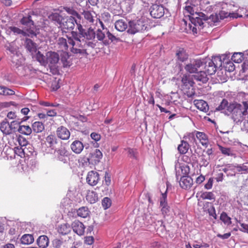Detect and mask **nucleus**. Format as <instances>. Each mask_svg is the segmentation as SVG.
<instances>
[{"mask_svg": "<svg viewBox=\"0 0 248 248\" xmlns=\"http://www.w3.org/2000/svg\"><path fill=\"white\" fill-rule=\"evenodd\" d=\"M99 180V175L96 171L92 170L88 173L86 181L87 183L92 186H95Z\"/></svg>", "mask_w": 248, "mask_h": 248, "instance_id": "dca6fc26", "label": "nucleus"}, {"mask_svg": "<svg viewBox=\"0 0 248 248\" xmlns=\"http://www.w3.org/2000/svg\"><path fill=\"white\" fill-rule=\"evenodd\" d=\"M70 55L68 52H64L61 54V62L62 63L64 67H69L71 64V62L70 60Z\"/></svg>", "mask_w": 248, "mask_h": 248, "instance_id": "7c9ffc66", "label": "nucleus"}, {"mask_svg": "<svg viewBox=\"0 0 248 248\" xmlns=\"http://www.w3.org/2000/svg\"><path fill=\"white\" fill-rule=\"evenodd\" d=\"M77 31H71L72 37L77 42V45H79L81 42V39L82 38V41L84 40L90 41L93 40L95 37V32L93 29L91 28H88L86 29L83 28L82 25L80 24H77Z\"/></svg>", "mask_w": 248, "mask_h": 248, "instance_id": "7ed1b4c3", "label": "nucleus"}, {"mask_svg": "<svg viewBox=\"0 0 248 248\" xmlns=\"http://www.w3.org/2000/svg\"><path fill=\"white\" fill-rule=\"evenodd\" d=\"M149 29L147 21L144 18L130 20L128 22V28L127 32L130 34H135L138 32H143Z\"/></svg>", "mask_w": 248, "mask_h": 248, "instance_id": "39448f33", "label": "nucleus"}, {"mask_svg": "<svg viewBox=\"0 0 248 248\" xmlns=\"http://www.w3.org/2000/svg\"><path fill=\"white\" fill-rule=\"evenodd\" d=\"M196 131L187 133L184 136V139L186 140L185 141H187L191 144H194L196 142Z\"/></svg>", "mask_w": 248, "mask_h": 248, "instance_id": "a18cd8bd", "label": "nucleus"}, {"mask_svg": "<svg viewBox=\"0 0 248 248\" xmlns=\"http://www.w3.org/2000/svg\"><path fill=\"white\" fill-rule=\"evenodd\" d=\"M102 156V152L99 149H95L94 152L90 154L88 160L90 163L96 164L100 162Z\"/></svg>", "mask_w": 248, "mask_h": 248, "instance_id": "f3484780", "label": "nucleus"}, {"mask_svg": "<svg viewBox=\"0 0 248 248\" xmlns=\"http://www.w3.org/2000/svg\"><path fill=\"white\" fill-rule=\"evenodd\" d=\"M2 92H1V93L0 95H12L15 94V92L14 91L4 86L3 88Z\"/></svg>", "mask_w": 248, "mask_h": 248, "instance_id": "680f3d73", "label": "nucleus"}, {"mask_svg": "<svg viewBox=\"0 0 248 248\" xmlns=\"http://www.w3.org/2000/svg\"><path fill=\"white\" fill-rule=\"evenodd\" d=\"M32 57L33 59H35L38 61L42 65H46V55L44 56L39 51H37L35 53L33 54Z\"/></svg>", "mask_w": 248, "mask_h": 248, "instance_id": "cd10ccee", "label": "nucleus"}, {"mask_svg": "<svg viewBox=\"0 0 248 248\" xmlns=\"http://www.w3.org/2000/svg\"><path fill=\"white\" fill-rule=\"evenodd\" d=\"M64 10L68 14L72 15V16H75L78 18L80 19L81 16L73 8L65 7Z\"/></svg>", "mask_w": 248, "mask_h": 248, "instance_id": "5fc2aeb1", "label": "nucleus"}, {"mask_svg": "<svg viewBox=\"0 0 248 248\" xmlns=\"http://www.w3.org/2000/svg\"><path fill=\"white\" fill-rule=\"evenodd\" d=\"M194 102L196 107L200 110L206 112L208 110L207 103L203 100H195Z\"/></svg>", "mask_w": 248, "mask_h": 248, "instance_id": "4c0bfd02", "label": "nucleus"}, {"mask_svg": "<svg viewBox=\"0 0 248 248\" xmlns=\"http://www.w3.org/2000/svg\"><path fill=\"white\" fill-rule=\"evenodd\" d=\"M220 219L226 225H229L232 223L231 218L225 212H223L221 214Z\"/></svg>", "mask_w": 248, "mask_h": 248, "instance_id": "3c124183", "label": "nucleus"}, {"mask_svg": "<svg viewBox=\"0 0 248 248\" xmlns=\"http://www.w3.org/2000/svg\"><path fill=\"white\" fill-rule=\"evenodd\" d=\"M157 216V214H149V215H147L146 219L148 220L149 224H153L155 223L156 218H155V216Z\"/></svg>", "mask_w": 248, "mask_h": 248, "instance_id": "338daca9", "label": "nucleus"}, {"mask_svg": "<svg viewBox=\"0 0 248 248\" xmlns=\"http://www.w3.org/2000/svg\"><path fill=\"white\" fill-rule=\"evenodd\" d=\"M230 108V103L226 99H223L220 104L216 107L215 110L221 111L227 115L228 109Z\"/></svg>", "mask_w": 248, "mask_h": 248, "instance_id": "4be33fe9", "label": "nucleus"}, {"mask_svg": "<svg viewBox=\"0 0 248 248\" xmlns=\"http://www.w3.org/2000/svg\"><path fill=\"white\" fill-rule=\"evenodd\" d=\"M193 76V78L197 81H201L202 83H206L208 80L207 75L205 71H200L196 72Z\"/></svg>", "mask_w": 248, "mask_h": 248, "instance_id": "bb28decb", "label": "nucleus"}, {"mask_svg": "<svg viewBox=\"0 0 248 248\" xmlns=\"http://www.w3.org/2000/svg\"><path fill=\"white\" fill-rule=\"evenodd\" d=\"M25 47L31 55L35 53L37 49V45L30 39H26L25 42Z\"/></svg>", "mask_w": 248, "mask_h": 248, "instance_id": "393cba45", "label": "nucleus"}, {"mask_svg": "<svg viewBox=\"0 0 248 248\" xmlns=\"http://www.w3.org/2000/svg\"><path fill=\"white\" fill-rule=\"evenodd\" d=\"M77 24L80 23L77 22L74 17L73 16H67L63 18L60 27L63 31L66 32L64 30L72 31L75 28V24L77 25Z\"/></svg>", "mask_w": 248, "mask_h": 248, "instance_id": "9d476101", "label": "nucleus"}, {"mask_svg": "<svg viewBox=\"0 0 248 248\" xmlns=\"http://www.w3.org/2000/svg\"><path fill=\"white\" fill-rule=\"evenodd\" d=\"M193 184L192 178L188 175L183 176L180 177L179 184L180 186L185 189H189Z\"/></svg>", "mask_w": 248, "mask_h": 248, "instance_id": "a211bd4d", "label": "nucleus"}, {"mask_svg": "<svg viewBox=\"0 0 248 248\" xmlns=\"http://www.w3.org/2000/svg\"><path fill=\"white\" fill-rule=\"evenodd\" d=\"M52 246L54 248H62L63 245L62 239L55 238L52 242Z\"/></svg>", "mask_w": 248, "mask_h": 248, "instance_id": "4d7b16f0", "label": "nucleus"}, {"mask_svg": "<svg viewBox=\"0 0 248 248\" xmlns=\"http://www.w3.org/2000/svg\"><path fill=\"white\" fill-rule=\"evenodd\" d=\"M243 53L242 52H235L232 56L231 60L235 63H240L243 60Z\"/></svg>", "mask_w": 248, "mask_h": 248, "instance_id": "8fccbe9b", "label": "nucleus"}, {"mask_svg": "<svg viewBox=\"0 0 248 248\" xmlns=\"http://www.w3.org/2000/svg\"><path fill=\"white\" fill-rule=\"evenodd\" d=\"M200 198L202 200H215V195L212 192H201Z\"/></svg>", "mask_w": 248, "mask_h": 248, "instance_id": "49530a36", "label": "nucleus"}, {"mask_svg": "<svg viewBox=\"0 0 248 248\" xmlns=\"http://www.w3.org/2000/svg\"><path fill=\"white\" fill-rule=\"evenodd\" d=\"M202 209L203 211L208 213L209 216L212 217L215 219H217V215L216 214L215 208L212 202H203L202 204Z\"/></svg>", "mask_w": 248, "mask_h": 248, "instance_id": "4468645a", "label": "nucleus"}, {"mask_svg": "<svg viewBox=\"0 0 248 248\" xmlns=\"http://www.w3.org/2000/svg\"><path fill=\"white\" fill-rule=\"evenodd\" d=\"M77 213L78 217L86 218L89 216L90 211L87 207L83 206L77 210Z\"/></svg>", "mask_w": 248, "mask_h": 248, "instance_id": "de8ad7c7", "label": "nucleus"}, {"mask_svg": "<svg viewBox=\"0 0 248 248\" xmlns=\"http://www.w3.org/2000/svg\"><path fill=\"white\" fill-rule=\"evenodd\" d=\"M25 149L27 150V152H25L24 155H26L27 156H30L33 155V153L34 152V149L32 146V145L29 143H28L26 146L24 147Z\"/></svg>", "mask_w": 248, "mask_h": 248, "instance_id": "69168bd1", "label": "nucleus"}, {"mask_svg": "<svg viewBox=\"0 0 248 248\" xmlns=\"http://www.w3.org/2000/svg\"><path fill=\"white\" fill-rule=\"evenodd\" d=\"M18 131L25 135H30L32 132V128L29 125H20L18 128Z\"/></svg>", "mask_w": 248, "mask_h": 248, "instance_id": "09e8293b", "label": "nucleus"}, {"mask_svg": "<svg viewBox=\"0 0 248 248\" xmlns=\"http://www.w3.org/2000/svg\"><path fill=\"white\" fill-rule=\"evenodd\" d=\"M111 205V200L108 197H105L102 201V205L105 210L109 208Z\"/></svg>", "mask_w": 248, "mask_h": 248, "instance_id": "864d4df0", "label": "nucleus"}, {"mask_svg": "<svg viewBox=\"0 0 248 248\" xmlns=\"http://www.w3.org/2000/svg\"><path fill=\"white\" fill-rule=\"evenodd\" d=\"M222 58L220 56H213L212 59L210 61L214 62L215 65L217 66H220L223 62Z\"/></svg>", "mask_w": 248, "mask_h": 248, "instance_id": "13d9d810", "label": "nucleus"}, {"mask_svg": "<svg viewBox=\"0 0 248 248\" xmlns=\"http://www.w3.org/2000/svg\"><path fill=\"white\" fill-rule=\"evenodd\" d=\"M186 6L185 7L186 11L190 14L189 18L191 24L194 25L201 26L203 24V21H206L208 19L207 16L202 12H195L194 7L195 5L190 4L188 5V2H186Z\"/></svg>", "mask_w": 248, "mask_h": 248, "instance_id": "20e7f679", "label": "nucleus"}, {"mask_svg": "<svg viewBox=\"0 0 248 248\" xmlns=\"http://www.w3.org/2000/svg\"><path fill=\"white\" fill-rule=\"evenodd\" d=\"M104 31H102L101 30L98 29L96 33V37L99 41H103V43L105 45H108L109 44L108 41L107 40H104V39L106 37V29L105 30L103 28Z\"/></svg>", "mask_w": 248, "mask_h": 248, "instance_id": "ea45409f", "label": "nucleus"}, {"mask_svg": "<svg viewBox=\"0 0 248 248\" xmlns=\"http://www.w3.org/2000/svg\"><path fill=\"white\" fill-rule=\"evenodd\" d=\"M82 14L85 19H86L88 22L93 23L95 21V18L96 17L94 16L95 13L94 12L84 11Z\"/></svg>", "mask_w": 248, "mask_h": 248, "instance_id": "37998d69", "label": "nucleus"}, {"mask_svg": "<svg viewBox=\"0 0 248 248\" xmlns=\"http://www.w3.org/2000/svg\"><path fill=\"white\" fill-rule=\"evenodd\" d=\"M189 148V145L187 141L183 140L181 144L178 147V150L180 154H185L186 153Z\"/></svg>", "mask_w": 248, "mask_h": 248, "instance_id": "a19ab883", "label": "nucleus"}, {"mask_svg": "<svg viewBox=\"0 0 248 248\" xmlns=\"http://www.w3.org/2000/svg\"><path fill=\"white\" fill-rule=\"evenodd\" d=\"M98 194L93 191H89L86 196V200L90 203H94L98 201Z\"/></svg>", "mask_w": 248, "mask_h": 248, "instance_id": "58836bf2", "label": "nucleus"}, {"mask_svg": "<svg viewBox=\"0 0 248 248\" xmlns=\"http://www.w3.org/2000/svg\"><path fill=\"white\" fill-rule=\"evenodd\" d=\"M57 143V137L54 135H50L46 138L45 145L43 146L42 149L47 154H52L57 149L56 146Z\"/></svg>", "mask_w": 248, "mask_h": 248, "instance_id": "0eeeda50", "label": "nucleus"}, {"mask_svg": "<svg viewBox=\"0 0 248 248\" xmlns=\"http://www.w3.org/2000/svg\"><path fill=\"white\" fill-rule=\"evenodd\" d=\"M161 207V212L163 216L164 217H165L166 216H169V213L170 212V207L169 206L168 204H165L161 205H160Z\"/></svg>", "mask_w": 248, "mask_h": 248, "instance_id": "603ef678", "label": "nucleus"}, {"mask_svg": "<svg viewBox=\"0 0 248 248\" xmlns=\"http://www.w3.org/2000/svg\"><path fill=\"white\" fill-rule=\"evenodd\" d=\"M0 130L6 135H10L13 133L10 123L6 119L3 121L0 124Z\"/></svg>", "mask_w": 248, "mask_h": 248, "instance_id": "a878e982", "label": "nucleus"}, {"mask_svg": "<svg viewBox=\"0 0 248 248\" xmlns=\"http://www.w3.org/2000/svg\"><path fill=\"white\" fill-rule=\"evenodd\" d=\"M204 61L203 67L205 72L209 75H213L217 71V67L210 59H202Z\"/></svg>", "mask_w": 248, "mask_h": 248, "instance_id": "ddd939ff", "label": "nucleus"}, {"mask_svg": "<svg viewBox=\"0 0 248 248\" xmlns=\"http://www.w3.org/2000/svg\"><path fill=\"white\" fill-rule=\"evenodd\" d=\"M37 243L40 248H46L49 244L48 238L46 235H41L37 239Z\"/></svg>", "mask_w": 248, "mask_h": 248, "instance_id": "c9c22d12", "label": "nucleus"}, {"mask_svg": "<svg viewBox=\"0 0 248 248\" xmlns=\"http://www.w3.org/2000/svg\"><path fill=\"white\" fill-rule=\"evenodd\" d=\"M17 141H18L19 146L20 147H22L24 148L28 144V141L26 139L22 136H19L17 139Z\"/></svg>", "mask_w": 248, "mask_h": 248, "instance_id": "bf43d9fd", "label": "nucleus"}, {"mask_svg": "<svg viewBox=\"0 0 248 248\" xmlns=\"http://www.w3.org/2000/svg\"><path fill=\"white\" fill-rule=\"evenodd\" d=\"M63 17L57 13H52L48 16V19L55 23V24L61 26Z\"/></svg>", "mask_w": 248, "mask_h": 248, "instance_id": "e433bc0d", "label": "nucleus"}, {"mask_svg": "<svg viewBox=\"0 0 248 248\" xmlns=\"http://www.w3.org/2000/svg\"><path fill=\"white\" fill-rule=\"evenodd\" d=\"M134 3V0H125L121 3L120 6L124 12L129 13L131 11Z\"/></svg>", "mask_w": 248, "mask_h": 248, "instance_id": "f704fd0d", "label": "nucleus"}, {"mask_svg": "<svg viewBox=\"0 0 248 248\" xmlns=\"http://www.w3.org/2000/svg\"><path fill=\"white\" fill-rule=\"evenodd\" d=\"M55 158L63 163L66 164L69 161L70 153L63 146L55 150L53 152Z\"/></svg>", "mask_w": 248, "mask_h": 248, "instance_id": "6e6552de", "label": "nucleus"}, {"mask_svg": "<svg viewBox=\"0 0 248 248\" xmlns=\"http://www.w3.org/2000/svg\"><path fill=\"white\" fill-rule=\"evenodd\" d=\"M68 41L63 37H59L57 40L56 46L59 51L62 52H68Z\"/></svg>", "mask_w": 248, "mask_h": 248, "instance_id": "6ab92c4d", "label": "nucleus"}, {"mask_svg": "<svg viewBox=\"0 0 248 248\" xmlns=\"http://www.w3.org/2000/svg\"><path fill=\"white\" fill-rule=\"evenodd\" d=\"M5 47L6 50L9 51V53H7V54L11 55L12 59H13V57L17 55V49L13 42L6 44Z\"/></svg>", "mask_w": 248, "mask_h": 248, "instance_id": "72a5a7b5", "label": "nucleus"}, {"mask_svg": "<svg viewBox=\"0 0 248 248\" xmlns=\"http://www.w3.org/2000/svg\"><path fill=\"white\" fill-rule=\"evenodd\" d=\"M57 136L62 140H67L70 137V132L65 126H60L56 131Z\"/></svg>", "mask_w": 248, "mask_h": 248, "instance_id": "2eb2a0df", "label": "nucleus"}, {"mask_svg": "<svg viewBox=\"0 0 248 248\" xmlns=\"http://www.w3.org/2000/svg\"><path fill=\"white\" fill-rule=\"evenodd\" d=\"M150 14L155 18H160L165 14V8L162 5L154 4L149 9Z\"/></svg>", "mask_w": 248, "mask_h": 248, "instance_id": "f8f14e48", "label": "nucleus"}, {"mask_svg": "<svg viewBox=\"0 0 248 248\" xmlns=\"http://www.w3.org/2000/svg\"><path fill=\"white\" fill-rule=\"evenodd\" d=\"M115 29L119 31H124L126 29H128V25L127 22L124 19H119L117 20L115 23Z\"/></svg>", "mask_w": 248, "mask_h": 248, "instance_id": "2f4dec72", "label": "nucleus"}, {"mask_svg": "<svg viewBox=\"0 0 248 248\" xmlns=\"http://www.w3.org/2000/svg\"><path fill=\"white\" fill-rule=\"evenodd\" d=\"M44 125L42 122H35L32 124V130L36 133H40L44 130Z\"/></svg>", "mask_w": 248, "mask_h": 248, "instance_id": "79ce46f5", "label": "nucleus"}, {"mask_svg": "<svg viewBox=\"0 0 248 248\" xmlns=\"http://www.w3.org/2000/svg\"><path fill=\"white\" fill-rule=\"evenodd\" d=\"M196 137L198 139L202 146L207 147L208 145V139L207 136L203 132L196 131Z\"/></svg>", "mask_w": 248, "mask_h": 248, "instance_id": "c85d7f7f", "label": "nucleus"}, {"mask_svg": "<svg viewBox=\"0 0 248 248\" xmlns=\"http://www.w3.org/2000/svg\"><path fill=\"white\" fill-rule=\"evenodd\" d=\"M73 231L78 235H82L85 232V226L83 224L78 220H75L71 225Z\"/></svg>", "mask_w": 248, "mask_h": 248, "instance_id": "aec40b11", "label": "nucleus"}, {"mask_svg": "<svg viewBox=\"0 0 248 248\" xmlns=\"http://www.w3.org/2000/svg\"><path fill=\"white\" fill-rule=\"evenodd\" d=\"M227 115L236 123L242 122L248 114V103L243 101L242 104L237 102L230 103Z\"/></svg>", "mask_w": 248, "mask_h": 248, "instance_id": "f257e3e1", "label": "nucleus"}, {"mask_svg": "<svg viewBox=\"0 0 248 248\" xmlns=\"http://www.w3.org/2000/svg\"><path fill=\"white\" fill-rule=\"evenodd\" d=\"M71 231V226L68 223L61 224L58 228V232L62 235L69 234Z\"/></svg>", "mask_w": 248, "mask_h": 248, "instance_id": "473e14b6", "label": "nucleus"}, {"mask_svg": "<svg viewBox=\"0 0 248 248\" xmlns=\"http://www.w3.org/2000/svg\"><path fill=\"white\" fill-rule=\"evenodd\" d=\"M204 61L201 59H192L185 66L186 71L189 73H196L198 69L203 67Z\"/></svg>", "mask_w": 248, "mask_h": 248, "instance_id": "1a4fd4ad", "label": "nucleus"}, {"mask_svg": "<svg viewBox=\"0 0 248 248\" xmlns=\"http://www.w3.org/2000/svg\"><path fill=\"white\" fill-rule=\"evenodd\" d=\"M72 37H68V43L69 45H71L72 46V48H71V52L75 54H81L84 55V54L86 53V49L84 48H77L76 47H75V46L76 45V42L74 41V40L72 39Z\"/></svg>", "mask_w": 248, "mask_h": 248, "instance_id": "5701e85b", "label": "nucleus"}, {"mask_svg": "<svg viewBox=\"0 0 248 248\" xmlns=\"http://www.w3.org/2000/svg\"><path fill=\"white\" fill-rule=\"evenodd\" d=\"M182 82L184 84V85L187 86H192L194 82L192 79L190 78L187 76H184L182 78Z\"/></svg>", "mask_w": 248, "mask_h": 248, "instance_id": "6e6d98bb", "label": "nucleus"}, {"mask_svg": "<svg viewBox=\"0 0 248 248\" xmlns=\"http://www.w3.org/2000/svg\"><path fill=\"white\" fill-rule=\"evenodd\" d=\"M218 149L221 153L226 156L236 157V154L235 151L233 148L224 147L221 145H218Z\"/></svg>", "mask_w": 248, "mask_h": 248, "instance_id": "b1692460", "label": "nucleus"}, {"mask_svg": "<svg viewBox=\"0 0 248 248\" xmlns=\"http://www.w3.org/2000/svg\"><path fill=\"white\" fill-rule=\"evenodd\" d=\"M160 205L167 204V190L164 193H162L159 199Z\"/></svg>", "mask_w": 248, "mask_h": 248, "instance_id": "774afa93", "label": "nucleus"}, {"mask_svg": "<svg viewBox=\"0 0 248 248\" xmlns=\"http://www.w3.org/2000/svg\"><path fill=\"white\" fill-rule=\"evenodd\" d=\"M20 22L24 26V29L26 30L25 31L21 30L16 27H10L9 29L10 30V31L13 32L15 34H21L24 36L28 35L31 37H33L36 35V33L35 32L36 27L31 16H24L21 19Z\"/></svg>", "mask_w": 248, "mask_h": 248, "instance_id": "f03ea898", "label": "nucleus"}, {"mask_svg": "<svg viewBox=\"0 0 248 248\" xmlns=\"http://www.w3.org/2000/svg\"><path fill=\"white\" fill-rule=\"evenodd\" d=\"M221 16L223 17H230V18H236L238 17V14L235 13H225L224 11L221 12Z\"/></svg>", "mask_w": 248, "mask_h": 248, "instance_id": "e2e57ef3", "label": "nucleus"}, {"mask_svg": "<svg viewBox=\"0 0 248 248\" xmlns=\"http://www.w3.org/2000/svg\"><path fill=\"white\" fill-rule=\"evenodd\" d=\"M176 56L178 61L184 62L188 59V55L183 48H179L176 51Z\"/></svg>", "mask_w": 248, "mask_h": 248, "instance_id": "c756f323", "label": "nucleus"}, {"mask_svg": "<svg viewBox=\"0 0 248 248\" xmlns=\"http://www.w3.org/2000/svg\"><path fill=\"white\" fill-rule=\"evenodd\" d=\"M106 37H108L111 42L114 41L118 42L120 40L118 37L115 36L114 35L112 34L111 32H110L108 31L107 28Z\"/></svg>", "mask_w": 248, "mask_h": 248, "instance_id": "052dcab7", "label": "nucleus"}, {"mask_svg": "<svg viewBox=\"0 0 248 248\" xmlns=\"http://www.w3.org/2000/svg\"><path fill=\"white\" fill-rule=\"evenodd\" d=\"M175 170L176 179L178 180L179 177L188 175L190 168L187 165L177 161L175 162Z\"/></svg>", "mask_w": 248, "mask_h": 248, "instance_id": "9b49d317", "label": "nucleus"}, {"mask_svg": "<svg viewBox=\"0 0 248 248\" xmlns=\"http://www.w3.org/2000/svg\"><path fill=\"white\" fill-rule=\"evenodd\" d=\"M15 153L18 155L19 156L22 157L23 156H25L24 153L25 152H27V150L25 149V148H22V147L17 146L15 148Z\"/></svg>", "mask_w": 248, "mask_h": 248, "instance_id": "0e129e2a", "label": "nucleus"}, {"mask_svg": "<svg viewBox=\"0 0 248 248\" xmlns=\"http://www.w3.org/2000/svg\"><path fill=\"white\" fill-rule=\"evenodd\" d=\"M84 147L83 143L79 140H75L70 145L71 150L76 154H80Z\"/></svg>", "mask_w": 248, "mask_h": 248, "instance_id": "412c9836", "label": "nucleus"}, {"mask_svg": "<svg viewBox=\"0 0 248 248\" xmlns=\"http://www.w3.org/2000/svg\"><path fill=\"white\" fill-rule=\"evenodd\" d=\"M46 65H48L53 74H56L58 71L56 66L60 61L59 54L57 52L50 51L46 53Z\"/></svg>", "mask_w": 248, "mask_h": 248, "instance_id": "423d86ee", "label": "nucleus"}, {"mask_svg": "<svg viewBox=\"0 0 248 248\" xmlns=\"http://www.w3.org/2000/svg\"><path fill=\"white\" fill-rule=\"evenodd\" d=\"M21 243L24 245L31 244L34 241V238L31 234H24L23 235L20 239Z\"/></svg>", "mask_w": 248, "mask_h": 248, "instance_id": "c03bdc74", "label": "nucleus"}]
</instances>
